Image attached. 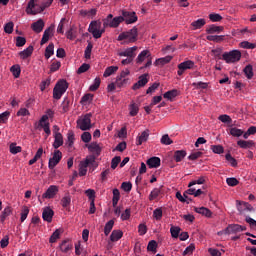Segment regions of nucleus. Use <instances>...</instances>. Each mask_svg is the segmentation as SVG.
<instances>
[{"label": "nucleus", "mask_w": 256, "mask_h": 256, "mask_svg": "<svg viewBox=\"0 0 256 256\" xmlns=\"http://www.w3.org/2000/svg\"><path fill=\"white\" fill-rule=\"evenodd\" d=\"M53 0H30L26 7L27 15H38L43 13L47 7H51Z\"/></svg>", "instance_id": "nucleus-1"}, {"label": "nucleus", "mask_w": 256, "mask_h": 256, "mask_svg": "<svg viewBox=\"0 0 256 256\" xmlns=\"http://www.w3.org/2000/svg\"><path fill=\"white\" fill-rule=\"evenodd\" d=\"M138 35L137 27H133L129 31L120 33L117 40L122 41V45H129L137 41Z\"/></svg>", "instance_id": "nucleus-2"}, {"label": "nucleus", "mask_w": 256, "mask_h": 256, "mask_svg": "<svg viewBox=\"0 0 256 256\" xmlns=\"http://www.w3.org/2000/svg\"><path fill=\"white\" fill-rule=\"evenodd\" d=\"M67 89H69V83H67V80H59L53 89V99L59 101V99L65 95Z\"/></svg>", "instance_id": "nucleus-3"}, {"label": "nucleus", "mask_w": 256, "mask_h": 256, "mask_svg": "<svg viewBox=\"0 0 256 256\" xmlns=\"http://www.w3.org/2000/svg\"><path fill=\"white\" fill-rule=\"evenodd\" d=\"M101 25L100 20H94L89 24L88 31L94 39H101L103 33H105V28H101Z\"/></svg>", "instance_id": "nucleus-4"}, {"label": "nucleus", "mask_w": 256, "mask_h": 256, "mask_svg": "<svg viewBox=\"0 0 256 256\" xmlns=\"http://www.w3.org/2000/svg\"><path fill=\"white\" fill-rule=\"evenodd\" d=\"M102 21H103V28L105 31V29H107V27H110L112 29H117V27H119V25H121V23H123V18L119 17V16L113 18V14H109Z\"/></svg>", "instance_id": "nucleus-5"}, {"label": "nucleus", "mask_w": 256, "mask_h": 256, "mask_svg": "<svg viewBox=\"0 0 256 256\" xmlns=\"http://www.w3.org/2000/svg\"><path fill=\"white\" fill-rule=\"evenodd\" d=\"M91 117H93V114L91 113L81 116L76 122L78 129H81V131H89L93 127L91 124Z\"/></svg>", "instance_id": "nucleus-6"}, {"label": "nucleus", "mask_w": 256, "mask_h": 256, "mask_svg": "<svg viewBox=\"0 0 256 256\" xmlns=\"http://www.w3.org/2000/svg\"><path fill=\"white\" fill-rule=\"evenodd\" d=\"M95 156H89L85 159V161H81L79 165V176L85 177L87 175V167L92 165L94 168H97V164H95Z\"/></svg>", "instance_id": "nucleus-7"}, {"label": "nucleus", "mask_w": 256, "mask_h": 256, "mask_svg": "<svg viewBox=\"0 0 256 256\" xmlns=\"http://www.w3.org/2000/svg\"><path fill=\"white\" fill-rule=\"evenodd\" d=\"M222 59L226 63H237V61H241V51H239V50H232L230 52H225L222 55Z\"/></svg>", "instance_id": "nucleus-8"}, {"label": "nucleus", "mask_w": 256, "mask_h": 256, "mask_svg": "<svg viewBox=\"0 0 256 256\" xmlns=\"http://www.w3.org/2000/svg\"><path fill=\"white\" fill-rule=\"evenodd\" d=\"M189 69H195V62H193V60H186L178 64L177 75L181 77L183 73H185Z\"/></svg>", "instance_id": "nucleus-9"}, {"label": "nucleus", "mask_w": 256, "mask_h": 256, "mask_svg": "<svg viewBox=\"0 0 256 256\" xmlns=\"http://www.w3.org/2000/svg\"><path fill=\"white\" fill-rule=\"evenodd\" d=\"M125 21L126 25H131L133 23H137V14L135 12H129L127 10L122 11V16H118Z\"/></svg>", "instance_id": "nucleus-10"}, {"label": "nucleus", "mask_w": 256, "mask_h": 256, "mask_svg": "<svg viewBox=\"0 0 256 256\" xmlns=\"http://www.w3.org/2000/svg\"><path fill=\"white\" fill-rule=\"evenodd\" d=\"M242 231H247V227L239 225V224H230L225 229V234L226 235H237V233H241Z\"/></svg>", "instance_id": "nucleus-11"}, {"label": "nucleus", "mask_w": 256, "mask_h": 256, "mask_svg": "<svg viewBox=\"0 0 256 256\" xmlns=\"http://www.w3.org/2000/svg\"><path fill=\"white\" fill-rule=\"evenodd\" d=\"M63 159V153L60 150H56L53 154V157L49 159L48 167L49 169H55L59 162Z\"/></svg>", "instance_id": "nucleus-12"}, {"label": "nucleus", "mask_w": 256, "mask_h": 256, "mask_svg": "<svg viewBox=\"0 0 256 256\" xmlns=\"http://www.w3.org/2000/svg\"><path fill=\"white\" fill-rule=\"evenodd\" d=\"M149 83V74L145 73L139 76V80L132 86L133 91H137V89H141V87H145Z\"/></svg>", "instance_id": "nucleus-13"}, {"label": "nucleus", "mask_w": 256, "mask_h": 256, "mask_svg": "<svg viewBox=\"0 0 256 256\" xmlns=\"http://www.w3.org/2000/svg\"><path fill=\"white\" fill-rule=\"evenodd\" d=\"M57 193H59V187H57L56 185H51L42 195V199H53V197H55Z\"/></svg>", "instance_id": "nucleus-14"}, {"label": "nucleus", "mask_w": 256, "mask_h": 256, "mask_svg": "<svg viewBox=\"0 0 256 256\" xmlns=\"http://www.w3.org/2000/svg\"><path fill=\"white\" fill-rule=\"evenodd\" d=\"M47 119V116H42L38 123V126L41 127V129H43L46 133V138L51 135V128H49V122H47Z\"/></svg>", "instance_id": "nucleus-15"}, {"label": "nucleus", "mask_w": 256, "mask_h": 256, "mask_svg": "<svg viewBox=\"0 0 256 256\" xmlns=\"http://www.w3.org/2000/svg\"><path fill=\"white\" fill-rule=\"evenodd\" d=\"M135 51H137V46L127 48L126 50L119 52L118 55L119 57H127L130 59H135V55H136Z\"/></svg>", "instance_id": "nucleus-16"}, {"label": "nucleus", "mask_w": 256, "mask_h": 256, "mask_svg": "<svg viewBox=\"0 0 256 256\" xmlns=\"http://www.w3.org/2000/svg\"><path fill=\"white\" fill-rule=\"evenodd\" d=\"M146 165H148L150 169H157L161 167V158L157 156L151 157L146 161Z\"/></svg>", "instance_id": "nucleus-17"}, {"label": "nucleus", "mask_w": 256, "mask_h": 256, "mask_svg": "<svg viewBox=\"0 0 256 256\" xmlns=\"http://www.w3.org/2000/svg\"><path fill=\"white\" fill-rule=\"evenodd\" d=\"M45 27V22L43 19H38L36 22L32 23L31 29L34 31V33H41Z\"/></svg>", "instance_id": "nucleus-18"}, {"label": "nucleus", "mask_w": 256, "mask_h": 256, "mask_svg": "<svg viewBox=\"0 0 256 256\" xmlns=\"http://www.w3.org/2000/svg\"><path fill=\"white\" fill-rule=\"evenodd\" d=\"M238 211L240 215H245L246 211H253V206L248 202H240L238 205Z\"/></svg>", "instance_id": "nucleus-19"}, {"label": "nucleus", "mask_w": 256, "mask_h": 256, "mask_svg": "<svg viewBox=\"0 0 256 256\" xmlns=\"http://www.w3.org/2000/svg\"><path fill=\"white\" fill-rule=\"evenodd\" d=\"M61 146H63V134L55 132L53 147L54 149H59Z\"/></svg>", "instance_id": "nucleus-20"}, {"label": "nucleus", "mask_w": 256, "mask_h": 256, "mask_svg": "<svg viewBox=\"0 0 256 256\" xmlns=\"http://www.w3.org/2000/svg\"><path fill=\"white\" fill-rule=\"evenodd\" d=\"M54 29H55V25H51L49 28H47L44 31V34H43L41 42H40L41 45H45V43H47V41H49V37H50L51 33H53Z\"/></svg>", "instance_id": "nucleus-21"}, {"label": "nucleus", "mask_w": 256, "mask_h": 256, "mask_svg": "<svg viewBox=\"0 0 256 256\" xmlns=\"http://www.w3.org/2000/svg\"><path fill=\"white\" fill-rule=\"evenodd\" d=\"M53 215H55V212L50 208H46L42 213V218L47 221V223H51V221H53Z\"/></svg>", "instance_id": "nucleus-22"}, {"label": "nucleus", "mask_w": 256, "mask_h": 256, "mask_svg": "<svg viewBox=\"0 0 256 256\" xmlns=\"http://www.w3.org/2000/svg\"><path fill=\"white\" fill-rule=\"evenodd\" d=\"M223 29V26L211 24L206 27V33H208V35H213V33H221Z\"/></svg>", "instance_id": "nucleus-23"}, {"label": "nucleus", "mask_w": 256, "mask_h": 256, "mask_svg": "<svg viewBox=\"0 0 256 256\" xmlns=\"http://www.w3.org/2000/svg\"><path fill=\"white\" fill-rule=\"evenodd\" d=\"M195 213H199V215H203L204 217H211L213 215V212L209 210V208L206 207H194Z\"/></svg>", "instance_id": "nucleus-24"}, {"label": "nucleus", "mask_w": 256, "mask_h": 256, "mask_svg": "<svg viewBox=\"0 0 256 256\" xmlns=\"http://www.w3.org/2000/svg\"><path fill=\"white\" fill-rule=\"evenodd\" d=\"M173 157H174V161L176 163H181V161L183 159H185V157H187V151H185V150H176L174 152V156Z\"/></svg>", "instance_id": "nucleus-25"}, {"label": "nucleus", "mask_w": 256, "mask_h": 256, "mask_svg": "<svg viewBox=\"0 0 256 256\" xmlns=\"http://www.w3.org/2000/svg\"><path fill=\"white\" fill-rule=\"evenodd\" d=\"M88 149L91 153H93L96 157H99L101 155V146L97 142H92Z\"/></svg>", "instance_id": "nucleus-26"}, {"label": "nucleus", "mask_w": 256, "mask_h": 256, "mask_svg": "<svg viewBox=\"0 0 256 256\" xmlns=\"http://www.w3.org/2000/svg\"><path fill=\"white\" fill-rule=\"evenodd\" d=\"M237 145L241 149H251V147L255 146V142H253V140H248V141L238 140L237 141Z\"/></svg>", "instance_id": "nucleus-27"}, {"label": "nucleus", "mask_w": 256, "mask_h": 256, "mask_svg": "<svg viewBox=\"0 0 256 256\" xmlns=\"http://www.w3.org/2000/svg\"><path fill=\"white\" fill-rule=\"evenodd\" d=\"M149 139V130L143 131L136 139V145H143Z\"/></svg>", "instance_id": "nucleus-28"}, {"label": "nucleus", "mask_w": 256, "mask_h": 256, "mask_svg": "<svg viewBox=\"0 0 256 256\" xmlns=\"http://www.w3.org/2000/svg\"><path fill=\"white\" fill-rule=\"evenodd\" d=\"M149 57H151L149 50H143L136 58V63L138 65H141V63H143V61H145V59H149Z\"/></svg>", "instance_id": "nucleus-29"}, {"label": "nucleus", "mask_w": 256, "mask_h": 256, "mask_svg": "<svg viewBox=\"0 0 256 256\" xmlns=\"http://www.w3.org/2000/svg\"><path fill=\"white\" fill-rule=\"evenodd\" d=\"M80 15L82 17H89L90 19H93L95 15H97V9L92 8L90 10H80Z\"/></svg>", "instance_id": "nucleus-30"}, {"label": "nucleus", "mask_w": 256, "mask_h": 256, "mask_svg": "<svg viewBox=\"0 0 256 256\" xmlns=\"http://www.w3.org/2000/svg\"><path fill=\"white\" fill-rule=\"evenodd\" d=\"M11 213H13V208H11V206H7L6 208H4L0 215L1 223H5V219H7L9 215H11Z\"/></svg>", "instance_id": "nucleus-31"}, {"label": "nucleus", "mask_w": 256, "mask_h": 256, "mask_svg": "<svg viewBox=\"0 0 256 256\" xmlns=\"http://www.w3.org/2000/svg\"><path fill=\"white\" fill-rule=\"evenodd\" d=\"M207 21L205 19L200 18L191 23V27H193V31H197V29H201V27H205Z\"/></svg>", "instance_id": "nucleus-32"}, {"label": "nucleus", "mask_w": 256, "mask_h": 256, "mask_svg": "<svg viewBox=\"0 0 256 256\" xmlns=\"http://www.w3.org/2000/svg\"><path fill=\"white\" fill-rule=\"evenodd\" d=\"M178 95H179V91L177 89H173V90H170V91H167L166 93H164L163 97H164V99H168V101H172Z\"/></svg>", "instance_id": "nucleus-33"}, {"label": "nucleus", "mask_w": 256, "mask_h": 256, "mask_svg": "<svg viewBox=\"0 0 256 256\" xmlns=\"http://www.w3.org/2000/svg\"><path fill=\"white\" fill-rule=\"evenodd\" d=\"M31 55H33V46H28L26 49L19 52V56L22 59H28V57H31Z\"/></svg>", "instance_id": "nucleus-34"}, {"label": "nucleus", "mask_w": 256, "mask_h": 256, "mask_svg": "<svg viewBox=\"0 0 256 256\" xmlns=\"http://www.w3.org/2000/svg\"><path fill=\"white\" fill-rule=\"evenodd\" d=\"M72 249L73 245H71L68 240H64L60 244V250L62 251V253H69V251H71Z\"/></svg>", "instance_id": "nucleus-35"}, {"label": "nucleus", "mask_w": 256, "mask_h": 256, "mask_svg": "<svg viewBox=\"0 0 256 256\" xmlns=\"http://www.w3.org/2000/svg\"><path fill=\"white\" fill-rule=\"evenodd\" d=\"M121 237H123V231L113 230L110 235V241H112V243H115V241H119V239H121Z\"/></svg>", "instance_id": "nucleus-36"}, {"label": "nucleus", "mask_w": 256, "mask_h": 256, "mask_svg": "<svg viewBox=\"0 0 256 256\" xmlns=\"http://www.w3.org/2000/svg\"><path fill=\"white\" fill-rule=\"evenodd\" d=\"M207 41H213L214 43H221L225 41V35H208L206 36Z\"/></svg>", "instance_id": "nucleus-37"}, {"label": "nucleus", "mask_w": 256, "mask_h": 256, "mask_svg": "<svg viewBox=\"0 0 256 256\" xmlns=\"http://www.w3.org/2000/svg\"><path fill=\"white\" fill-rule=\"evenodd\" d=\"M171 59H173V56H166L163 58L156 59L154 65L157 67L159 65H167V63H171Z\"/></svg>", "instance_id": "nucleus-38"}, {"label": "nucleus", "mask_w": 256, "mask_h": 256, "mask_svg": "<svg viewBox=\"0 0 256 256\" xmlns=\"http://www.w3.org/2000/svg\"><path fill=\"white\" fill-rule=\"evenodd\" d=\"M117 71H119L118 66H109L105 69L103 77H111V75H113V73H117Z\"/></svg>", "instance_id": "nucleus-39"}, {"label": "nucleus", "mask_w": 256, "mask_h": 256, "mask_svg": "<svg viewBox=\"0 0 256 256\" xmlns=\"http://www.w3.org/2000/svg\"><path fill=\"white\" fill-rule=\"evenodd\" d=\"M10 71L13 74V76L15 77V79H19V77H21V66L13 65L10 68Z\"/></svg>", "instance_id": "nucleus-40"}, {"label": "nucleus", "mask_w": 256, "mask_h": 256, "mask_svg": "<svg viewBox=\"0 0 256 256\" xmlns=\"http://www.w3.org/2000/svg\"><path fill=\"white\" fill-rule=\"evenodd\" d=\"M55 45L53 43H50L45 50V58L49 59L52 55H54L55 51Z\"/></svg>", "instance_id": "nucleus-41"}, {"label": "nucleus", "mask_w": 256, "mask_h": 256, "mask_svg": "<svg viewBox=\"0 0 256 256\" xmlns=\"http://www.w3.org/2000/svg\"><path fill=\"white\" fill-rule=\"evenodd\" d=\"M128 83H129V79L127 78H121V77L116 78V87H119V89H121V87H127Z\"/></svg>", "instance_id": "nucleus-42"}, {"label": "nucleus", "mask_w": 256, "mask_h": 256, "mask_svg": "<svg viewBox=\"0 0 256 256\" xmlns=\"http://www.w3.org/2000/svg\"><path fill=\"white\" fill-rule=\"evenodd\" d=\"M113 225H115V221L110 220L105 224L104 227V235H106V237L109 235V233H111V231L113 230Z\"/></svg>", "instance_id": "nucleus-43"}, {"label": "nucleus", "mask_w": 256, "mask_h": 256, "mask_svg": "<svg viewBox=\"0 0 256 256\" xmlns=\"http://www.w3.org/2000/svg\"><path fill=\"white\" fill-rule=\"evenodd\" d=\"M74 143H75V133H73V131H69L67 134V145L69 149L73 147Z\"/></svg>", "instance_id": "nucleus-44"}, {"label": "nucleus", "mask_w": 256, "mask_h": 256, "mask_svg": "<svg viewBox=\"0 0 256 256\" xmlns=\"http://www.w3.org/2000/svg\"><path fill=\"white\" fill-rule=\"evenodd\" d=\"M170 233H171V237L173 239H178L179 238V233H181V228L177 227V226H171Z\"/></svg>", "instance_id": "nucleus-45"}, {"label": "nucleus", "mask_w": 256, "mask_h": 256, "mask_svg": "<svg viewBox=\"0 0 256 256\" xmlns=\"http://www.w3.org/2000/svg\"><path fill=\"white\" fill-rule=\"evenodd\" d=\"M71 105V100L69 98H64L61 107H62V113H67L69 111V107Z\"/></svg>", "instance_id": "nucleus-46"}, {"label": "nucleus", "mask_w": 256, "mask_h": 256, "mask_svg": "<svg viewBox=\"0 0 256 256\" xmlns=\"http://www.w3.org/2000/svg\"><path fill=\"white\" fill-rule=\"evenodd\" d=\"M159 195H161V188H154L149 195V201H154Z\"/></svg>", "instance_id": "nucleus-47"}, {"label": "nucleus", "mask_w": 256, "mask_h": 256, "mask_svg": "<svg viewBox=\"0 0 256 256\" xmlns=\"http://www.w3.org/2000/svg\"><path fill=\"white\" fill-rule=\"evenodd\" d=\"M59 237H61V230L56 229L50 236V239H49L50 243H57V239H59Z\"/></svg>", "instance_id": "nucleus-48"}, {"label": "nucleus", "mask_w": 256, "mask_h": 256, "mask_svg": "<svg viewBox=\"0 0 256 256\" xmlns=\"http://www.w3.org/2000/svg\"><path fill=\"white\" fill-rule=\"evenodd\" d=\"M130 116L135 117L139 113V105L132 103L129 106Z\"/></svg>", "instance_id": "nucleus-49"}, {"label": "nucleus", "mask_w": 256, "mask_h": 256, "mask_svg": "<svg viewBox=\"0 0 256 256\" xmlns=\"http://www.w3.org/2000/svg\"><path fill=\"white\" fill-rule=\"evenodd\" d=\"M244 74L247 77V79H253V66L247 65L244 69Z\"/></svg>", "instance_id": "nucleus-50"}, {"label": "nucleus", "mask_w": 256, "mask_h": 256, "mask_svg": "<svg viewBox=\"0 0 256 256\" xmlns=\"http://www.w3.org/2000/svg\"><path fill=\"white\" fill-rule=\"evenodd\" d=\"M92 51H93V43L89 42L85 51H84L85 59H91V52Z\"/></svg>", "instance_id": "nucleus-51"}, {"label": "nucleus", "mask_w": 256, "mask_h": 256, "mask_svg": "<svg viewBox=\"0 0 256 256\" xmlns=\"http://www.w3.org/2000/svg\"><path fill=\"white\" fill-rule=\"evenodd\" d=\"M67 39H70V41H73L74 39H77V30L75 28H71L66 33Z\"/></svg>", "instance_id": "nucleus-52"}, {"label": "nucleus", "mask_w": 256, "mask_h": 256, "mask_svg": "<svg viewBox=\"0 0 256 256\" xmlns=\"http://www.w3.org/2000/svg\"><path fill=\"white\" fill-rule=\"evenodd\" d=\"M153 217L154 219H156V221H161V219L163 218V210L161 208H156L153 211Z\"/></svg>", "instance_id": "nucleus-53"}, {"label": "nucleus", "mask_w": 256, "mask_h": 256, "mask_svg": "<svg viewBox=\"0 0 256 256\" xmlns=\"http://www.w3.org/2000/svg\"><path fill=\"white\" fill-rule=\"evenodd\" d=\"M229 133L232 135V137H241V135H243V130L234 127L230 128Z\"/></svg>", "instance_id": "nucleus-54"}, {"label": "nucleus", "mask_w": 256, "mask_h": 256, "mask_svg": "<svg viewBox=\"0 0 256 256\" xmlns=\"http://www.w3.org/2000/svg\"><path fill=\"white\" fill-rule=\"evenodd\" d=\"M61 203H62V207H64V209H67V207L71 205V196L69 194L64 196L61 200Z\"/></svg>", "instance_id": "nucleus-55"}, {"label": "nucleus", "mask_w": 256, "mask_h": 256, "mask_svg": "<svg viewBox=\"0 0 256 256\" xmlns=\"http://www.w3.org/2000/svg\"><path fill=\"white\" fill-rule=\"evenodd\" d=\"M209 19L210 21H212V23H217L223 20V16L220 14L212 13V14H209Z\"/></svg>", "instance_id": "nucleus-56"}, {"label": "nucleus", "mask_w": 256, "mask_h": 256, "mask_svg": "<svg viewBox=\"0 0 256 256\" xmlns=\"http://www.w3.org/2000/svg\"><path fill=\"white\" fill-rule=\"evenodd\" d=\"M246 223H248V225H250V229H252L253 231H256V220L246 216L245 218Z\"/></svg>", "instance_id": "nucleus-57"}, {"label": "nucleus", "mask_w": 256, "mask_h": 256, "mask_svg": "<svg viewBox=\"0 0 256 256\" xmlns=\"http://www.w3.org/2000/svg\"><path fill=\"white\" fill-rule=\"evenodd\" d=\"M211 151L217 155H221V153H224L225 149L221 145H212Z\"/></svg>", "instance_id": "nucleus-58"}, {"label": "nucleus", "mask_w": 256, "mask_h": 256, "mask_svg": "<svg viewBox=\"0 0 256 256\" xmlns=\"http://www.w3.org/2000/svg\"><path fill=\"white\" fill-rule=\"evenodd\" d=\"M101 85V78H95L94 83L90 85V91H97Z\"/></svg>", "instance_id": "nucleus-59"}, {"label": "nucleus", "mask_w": 256, "mask_h": 256, "mask_svg": "<svg viewBox=\"0 0 256 256\" xmlns=\"http://www.w3.org/2000/svg\"><path fill=\"white\" fill-rule=\"evenodd\" d=\"M160 143H162V145H172L173 140H171L169 134H165L162 136Z\"/></svg>", "instance_id": "nucleus-60"}, {"label": "nucleus", "mask_w": 256, "mask_h": 256, "mask_svg": "<svg viewBox=\"0 0 256 256\" xmlns=\"http://www.w3.org/2000/svg\"><path fill=\"white\" fill-rule=\"evenodd\" d=\"M148 251H152V253H157V241L152 240L148 243L147 246Z\"/></svg>", "instance_id": "nucleus-61"}, {"label": "nucleus", "mask_w": 256, "mask_h": 256, "mask_svg": "<svg viewBox=\"0 0 256 256\" xmlns=\"http://www.w3.org/2000/svg\"><path fill=\"white\" fill-rule=\"evenodd\" d=\"M88 69H91V65L84 63L78 68L77 74L81 75L82 73H87Z\"/></svg>", "instance_id": "nucleus-62"}, {"label": "nucleus", "mask_w": 256, "mask_h": 256, "mask_svg": "<svg viewBox=\"0 0 256 256\" xmlns=\"http://www.w3.org/2000/svg\"><path fill=\"white\" fill-rule=\"evenodd\" d=\"M242 49H255L256 44L250 43L249 41H243L240 43Z\"/></svg>", "instance_id": "nucleus-63"}, {"label": "nucleus", "mask_w": 256, "mask_h": 256, "mask_svg": "<svg viewBox=\"0 0 256 256\" xmlns=\"http://www.w3.org/2000/svg\"><path fill=\"white\" fill-rule=\"evenodd\" d=\"M120 163H121V156H115L111 161V169H117Z\"/></svg>", "instance_id": "nucleus-64"}]
</instances>
